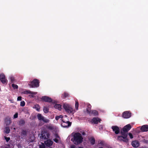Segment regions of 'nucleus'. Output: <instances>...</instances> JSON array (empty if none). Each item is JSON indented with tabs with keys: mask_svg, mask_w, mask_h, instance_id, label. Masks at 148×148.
Returning <instances> with one entry per match:
<instances>
[{
	"mask_svg": "<svg viewBox=\"0 0 148 148\" xmlns=\"http://www.w3.org/2000/svg\"><path fill=\"white\" fill-rule=\"evenodd\" d=\"M83 139V138L81 134L79 132H77L74 134L71 140L74 144L78 145L82 142Z\"/></svg>",
	"mask_w": 148,
	"mask_h": 148,
	"instance_id": "nucleus-1",
	"label": "nucleus"
},
{
	"mask_svg": "<svg viewBox=\"0 0 148 148\" xmlns=\"http://www.w3.org/2000/svg\"><path fill=\"white\" fill-rule=\"evenodd\" d=\"M65 111L69 114H73L75 112L72 107L70 105L65 104Z\"/></svg>",
	"mask_w": 148,
	"mask_h": 148,
	"instance_id": "nucleus-2",
	"label": "nucleus"
},
{
	"mask_svg": "<svg viewBox=\"0 0 148 148\" xmlns=\"http://www.w3.org/2000/svg\"><path fill=\"white\" fill-rule=\"evenodd\" d=\"M42 100L45 102H52V103L55 104L56 103V101L55 100H53L52 99L47 96H45L42 97L41 98Z\"/></svg>",
	"mask_w": 148,
	"mask_h": 148,
	"instance_id": "nucleus-3",
	"label": "nucleus"
},
{
	"mask_svg": "<svg viewBox=\"0 0 148 148\" xmlns=\"http://www.w3.org/2000/svg\"><path fill=\"white\" fill-rule=\"evenodd\" d=\"M131 113L129 111H125L123 112L122 115V117L124 119H128L131 116Z\"/></svg>",
	"mask_w": 148,
	"mask_h": 148,
	"instance_id": "nucleus-4",
	"label": "nucleus"
},
{
	"mask_svg": "<svg viewBox=\"0 0 148 148\" xmlns=\"http://www.w3.org/2000/svg\"><path fill=\"white\" fill-rule=\"evenodd\" d=\"M29 85L32 87H38L39 86V82L37 79H35L31 82Z\"/></svg>",
	"mask_w": 148,
	"mask_h": 148,
	"instance_id": "nucleus-5",
	"label": "nucleus"
},
{
	"mask_svg": "<svg viewBox=\"0 0 148 148\" xmlns=\"http://www.w3.org/2000/svg\"><path fill=\"white\" fill-rule=\"evenodd\" d=\"M111 128L116 134H119L120 132L119 128L117 126H112L111 127Z\"/></svg>",
	"mask_w": 148,
	"mask_h": 148,
	"instance_id": "nucleus-6",
	"label": "nucleus"
},
{
	"mask_svg": "<svg viewBox=\"0 0 148 148\" xmlns=\"http://www.w3.org/2000/svg\"><path fill=\"white\" fill-rule=\"evenodd\" d=\"M0 80L3 84H5L7 82V80L5 78V76L3 73H1L0 75Z\"/></svg>",
	"mask_w": 148,
	"mask_h": 148,
	"instance_id": "nucleus-7",
	"label": "nucleus"
},
{
	"mask_svg": "<svg viewBox=\"0 0 148 148\" xmlns=\"http://www.w3.org/2000/svg\"><path fill=\"white\" fill-rule=\"evenodd\" d=\"M117 139L120 141H123L126 143L128 142V139L127 138H124L122 136H118Z\"/></svg>",
	"mask_w": 148,
	"mask_h": 148,
	"instance_id": "nucleus-8",
	"label": "nucleus"
},
{
	"mask_svg": "<svg viewBox=\"0 0 148 148\" xmlns=\"http://www.w3.org/2000/svg\"><path fill=\"white\" fill-rule=\"evenodd\" d=\"M49 134L45 131H44L42 132L40 137L41 138L45 139L49 138Z\"/></svg>",
	"mask_w": 148,
	"mask_h": 148,
	"instance_id": "nucleus-9",
	"label": "nucleus"
},
{
	"mask_svg": "<svg viewBox=\"0 0 148 148\" xmlns=\"http://www.w3.org/2000/svg\"><path fill=\"white\" fill-rule=\"evenodd\" d=\"M37 117L38 120H39L42 121H43L45 122H48L49 121L48 120L46 119L40 114H38Z\"/></svg>",
	"mask_w": 148,
	"mask_h": 148,
	"instance_id": "nucleus-10",
	"label": "nucleus"
},
{
	"mask_svg": "<svg viewBox=\"0 0 148 148\" xmlns=\"http://www.w3.org/2000/svg\"><path fill=\"white\" fill-rule=\"evenodd\" d=\"M24 93L25 94H30L31 95H29V96L30 97H34V95L36 94L37 92H33L29 90H27L24 91Z\"/></svg>",
	"mask_w": 148,
	"mask_h": 148,
	"instance_id": "nucleus-11",
	"label": "nucleus"
},
{
	"mask_svg": "<svg viewBox=\"0 0 148 148\" xmlns=\"http://www.w3.org/2000/svg\"><path fill=\"white\" fill-rule=\"evenodd\" d=\"M101 119L98 117L93 118L91 120V122L92 123L97 124L99 122H100Z\"/></svg>",
	"mask_w": 148,
	"mask_h": 148,
	"instance_id": "nucleus-12",
	"label": "nucleus"
},
{
	"mask_svg": "<svg viewBox=\"0 0 148 148\" xmlns=\"http://www.w3.org/2000/svg\"><path fill=\"white\" fill-rule=\"evenodd\" d=\"M140 130L142 132H146L148 131V125H144L141 126Z\"/></svg>",
	"mask_w": 148,
	"mask_h": 148,
	"instance_id": "nucleus-13",
	"label": "nucleus"
},
{
	"mask_svg": "<svg viewBox=\"0 0 148 148\" xmlns=\"http://www.w3.org/2000/svg\"><path fill=\"white\" fill-rule=\"evenodd\" d=\"M132 146L134 147H137L139 146V143L137 140L132 141L131 143Z\"/></svg>",
	"mask_w": 148,
	"mask_h": 148,
	"instance_id": "nucleus-14",
	"label": "nucleus"
},
{
	"mask_svg": "<svg viewBox=\"0 0 148 148\" xmlns=\"http://www.w3.org/2000/svg\"><path fill=\"white\" fill-rule=\"evenodd\" d=\"M131 128V126L130 124H128L125 126L123 128L124 131L127 132Z\"/></svg>",
	"mask_w": 148,
	"mask_h": 148,
	"instance_id": "nucleus-15",
	"label": "nucleus"
},
{
	"mask_svg": "<svg viewBox=\"0 0 148 148\" xmlns=\"http://www.w3.org/2000/svg\"><path fill=\"white\" fill-rule=\"evenodd\" d=\"M62 115H60L59 116H56V120H58L60 118L61 119H60V120L62 121V122L61 123V125L62 126L64 127V122L62 120Z\"/></svg>",
	"mask_w": 148,
	"mask_h": 148,
	"instance_id": "nucleus-16",
	"label": "nucleus"
},
{
	"mask_svg": "<svg viewBox=\"0 0 148 148\" xmlns=\"http://www.w3.org/2000/svg\"><path fill=\"white\" fill-rule=\"evenodd\" d=\"M121 133L122 135V136L124 138H127V132L124 131L122 129L121 132Z\"/></svg>",
	"mask_w": 148,
	"mask_h": 148,
	"instance_id": "nucleus-17",
	"label": "nucleus"
},
{
	"mask_svg": "<svg viewBox=\"0 0 148 148\" xmlns=\"http://www.w3.org/2000/svg\"><path fill=\"white\" fill-rule=\"evenodd\" d=\"M90 115H93L94 116H96L98 115V112L96 110H92L90 113V114H89Z\"/></svg>",
	"mask_w": 148,
	"mask_h": 148,
	"instance_id": "nucleus-18",
	"label": "nucleus"
},
{
	"mask_svg": "<svg viewBox=\"0 0 148 148\" xmlns=\"http://www.w3.org/2000/svg\"><path fill=\"white\" fill-rule=\"evenodd\" d=\"M45 145L48 146H51L53 144L52 141L49 140H48L46 141H45Z\"/></svg>",
	"mask_w": 148,
	"mask_h": 148,
	"instance_id": "nucleus-19",
	"label": "nucleus"
},
{
	"mask_svg": "<svg viewBox=\"0 0 148 148\" xmlns=\"http://www.w3.org/2000/svg\"><path fill=\"white\" fill-rule=\"evenodd\" d=\"M91 106L90 105V104H88V105L87 107L86 108V110L87 113L89 114H90V112L91 111Z\"/></svg>",
	"mask_w": 148,
	"mask_h": 148,
	"instance_id": "nucleus-20",
	"label": "nucleus"
},
{
	"mask_svg": "<svg viewBox=\"0 0 148 148\" xmlns=\"http://www.w3.org/2000/svg\"><path fill=\"white\" fill-rule=\"evenodd\" d=\"M54 107L56 109H58L59 110H61L62 108L61 106L59 104H55L54 106Z\"/></svg>",
	"mask_w": 148,
	"mask_h": 148,
	"instance_id": "nucleus-21",
	"label": "nucleus"
},
{
	"mask_svg": "<svg viewBox=\"0 0 148 148\" xmlns=\"http://www.w3.org/2000/svg\"><path fill=\"white\" fill-rule=\"evenodd\" d=\"M5 123L7 125H10L11 123L10 119L9 118H6L5 120Z\"/></svg>",
	"mask_w": 148,
	"mask_h": 148,
	"instance_id": "nucleus-22",
	"label": "nucleus"
},
{
	"mask_svg": "<svg viewBox=\"0 0 148 148\" xmlns=\"http://www.w3.org/2000/svg\"><path fill=\"white\" fill-rule=\"evenodd\" d=\"M55 137L56 138L54 139V141L56 143H58L60 140V138L57 134L55 135Z\"/></svg>",
	"mask_w": 148,
	"mask_h": 148,
	"instance_id": "nucleus-23",
	"label": "nucleus"
},
{
	"mask_svg": "<svg viewBox=\"0 0 148 148\" xmlns=\"http://www.w3.org/2000/svg\"><path fill=\"white\" fill-rule=\"evenodd\" d=\"M33 108L35 109L37 111H39L40 109V107L38 105L36 104L34 106Z\"/></svg>",
	"mask_w": 148,
	"mask_h": 148,
	"instance_id": "nucleus-24",
	"label": "nucleus"
},
{
	"mask_svg": "<svg viewBox=\"0 0 148 148\" xmlns=\"http://www.w3.org/2000/svg\"><path fill=\"white\" fill-rule=\"evenodd\" d=\"M43 111L44 113H47L49 112V108L45 106L43 108Z\"/></svg>",
	"mask_w": 148,
	"mask_h": 148,
	"instance_id": "nucleus-25",
	"label": "nucleus"
},
{
	"mask_svg": "<svg viewBox=\"0 0 148 148\" xmlns=\"http://www.w3.org/2000/svg\"><path fill=\"white\" fill-rule=\"evenodd\" d=\"M75 108L77 110L78 109V106H79V103L78 102V101L77 100H76L75 101Z\"/></svg>",
	"mask_w": 148,
	"mask_h": 148,
	"instance_id": "nucleus-26",
	"label": "nucleus"
},
{
	"mask_svg": "<svg viewBox=\"0 0 148 148\" xmlns=\"http://www.w3.org/2000/svg\"><path fill=\"white\" fill-rule=\"evenodd\" d=\"M90 141L91 145H93L94 144L95 142V140L94 138H91L90 139Z\"/></svg>",
	"mask_w": 148,
	"mask_h": 148,
	"instance_id": "nucleus-27",
	"label": "nucleus"
},
{
	"mask_svg": "<svg viewBox=\"0 0 148 148\" xmlns=\"http://www.w3.org/2000/svg\"><path fill=\"white\" fill-rule=\"evenodd\" d=\"M35 138L33 136H32L29 139L28 141L29 142H33Z\"/></svg>",
	"mask_w": 148,
	"mask_h": 148,
	"instance_id": "nucleus-28",
	"label": "nucleus"
},
{
	"mask_svg": "<svg viewBox=\"0 0 148 148\" xmlns=\"http://www.w3.org/2000/svg\"><path fill=\"white\" fill-rule=\"evenodd\" d=\"M65 123L67 124V125H65V128H67L71 125L72 123L71 122H70L69 121H67L66 122H65Z\"/></svg>",
	"mask_w": 148,
	"mask_h": 148,
	"instance_id": "nucleus-29",
	"label": "nucleus"
},
{
	"mask_svg": "<svg viewBox=\"0 0 148 148\" xmlns=\"http://www.w3.org/2000/svg\"><path fill=\"white\" fill-rule=\"evenodd\" d=\"M10 132V129L8 127H5L4 130V132L7 134H8Z\"/></svg>",
	"mask_w": 148,
	"mask_h": 148,
	"instance_id": "nucleus-30",
	"label": "nucleus"
},
{
	"mask_svg": "<svg viewBox=\"0 0 148 148\" xmlns=\"http://www.w3.org/2000/svg\"><path fill=\"white\" fill-rule=\"evenodd\" d=\"M39 145L40 148H45V145L42 143H41L39 144Z\"/></svg>",
	"mask_w": 148,
	"mask_h": 148,
	"instance_id": "nucleus-31",
	"label": "nucleus"
},
{
	"mask_svg": "<svg viewBox=\"0 0 148 148\" xmlns=\"http://www.w3.org/2000/svg\"><path fill=\"white\" fill-rule=\"evenodd\" d=\"M12 86L14 89H17L18 88V86L14 84H12Z\"/></svg>",
	"mask_w": 148,
	"mask_h": 148,
	"instance_id": "nucleus-32",
	"label": "nucleus"
},
{
	"mask_svg": "<svg viewBox=\"0 0 148 148\" xmlns=\"http://www.w3.org/2000/svg\"><path fill=\"white\" fill-rule=\"evenodd\" d=\"M25 102L24 101H22L21 102L20 105L22 106H24L25 105Z\"/></svg>",
	"mask_w": 148,
	"mask_h": 148,
	"instance_id": "nucleus-33",
	"label": "nucleus"
},
{
	"mask_svg": "<svg viewBox=\"0 0 148 148\" xmlns=\"http://www.w3.org/2000/svg\"><path fill=\"white\" fill-rule=\"evenodd\" d=\"M26 134V132L25 131H23L21 133L22 135H23V136H25ZM23 137H24V136H23Z\"/></svg>",
	"mask_w": 148,
	"mask_h": 148,
	"instance_id": "nucleus-34",
	"label": "nucleus"
},
{
	"mask_svg": "<svg viewBox=\"0 0 148 148\" xmlns=\"http://www.w3.org/2000/svg\"><path fill=\"white\" fill-rule=\"evenodd\" d=\"M70 97V95L67 92H65V98L66 97L69 98Z\"/></svg>",
	"mask_w": 148,
	"mask_h": 148,
	"instance_id": "nucleus-35",
	"label": "nucleus"
},
{
	"mask_svg": "<svg viewBox=\"0 0 148 148\" xmlns=\"http://www.w3.org/2000/svg\"><path fill=\"white\" fill-rule=\"evenodd\" d=\"M128 135L131 139L133 138V136L131 133H129L128 134Z\"/></svg>",
	"mask_w": 148,
	"mask_h": 148,
	"instance_id": "nucleus-36",
	"label": "nucleus"
},
{
	"mask_svg": "<svg viewBox=\"0 0 148 148\" xmlns=\"http://www.w3.org/2000/svg\"><path fill=\"white\" fill-rule=\"evenodd\" d=\"M18 114L17 113H16L14 115V119L17 118L18 117Z\"/></svg>",
	"mask_w": 148,
	"mask_h": 148,
	"instance_id": "nucleus-37",
	"label": "nucleus"
},
{
	"mask_svg": "<svg viewBox=\"0 0 148 148\" xmlns=\"http://www.w3.org/2000/svg\"><path fill=\"white\" fill-rule=\"evenodd\" d=\"M5 138L7 142L8 141L10 140V138L9 137H5Z\"/></svg>",
	"mask_w": 148,
	"mask_h": 148,
	"instance_id": "nucleus-38",
	"label": "nucleus"
},
{
	"mask_svg": "<svg viewBox=\"0 0 148 148\" xmlns=\"http://www.w3.org/2000/svg\"><path fill=\"white\" fill-rule=\"evenodd\" d=\"M21 97L19 96L18 97L17 100L18 101H21Z\"/></svg>",
	"mask_w": 148,
	"mask_h": 148,
	"instance_id": "nucleus-39",
	"label": "nucleus"
},
{
	"mask_svg": "<svg viewBox=\"0 0 148 148\" xmlns=\"http://www.w3.org/2000/svg\"><path fill=\"white\" fill-rule=\"evenodd\" d=\"M9 101H10V102L11 103H14V101L13 100L10 99V100H9Z\"/></svg>",
	"mask_w": 148,
	"mask_h": 148,
	"instance_id": "nucleus-40",
	"label": "nucleus"
},
{
	"mask_svg": "<svg viewBox=\"0 0 148 148\" xmlns=\"http://www.w3.org/2000/svg\"><path fill=\"white\" fill-rule=\"evenodd\" d=\"M11 79L12 81L14 80V78L13 77H12L11 78Z\"/></svg>",
	"mask_w": 148,
	"mask_h": 148,
	"instance_id": "nucleus-41",
	"label": "nucleus"
},
{
	"mask_svg": "<svg viewBox=\"0 0 148 148\" xmlns=\"http://www.w3.org/2000/svg\"><path fill=\"white\" fill-rule=\"evenodd\" d=\"M145 142L146 143H148V140H145Z\"/></svg>",
	"mask_w": 148,
	"mask_h": 148,
	"instance_id": "nucleus-42",
	"label": "nucleus"
},
{
	"mask_svg": "<svg viewBox=\"0 0 148 148\" xmlns=\"http://www.w3.org/2000/svg\"><path fill=\"white\" fill-rule=\"evenodd\" d=\"M100 144H103V143L102 142H101L100 143Z\"/></svg>",
	"mask_w": 148,
	"mask_h": 148,
	"instance_id": "nucleus-43",
	"label": "nucleus"
},
{
	"mask_svg": "<svg viewBox=\"0 0 148 148\" xmlns=\"http://www.w3.org/2000/svg\"><path fill=\"white\" fill-rule=\"evenodd\" d=\"M14 125H12V126L11 127V128H12H12H13V127H14Z\"/></svg>",
	"mask_w": 148,
	"mask_h": 148,
	"instance_id": "nucleus-44",
	"label": "nucleus"
},
{
	"mask_svg": "<svg viewBox=\"0 0 148 148\" xmlns=\"http://www.w3.org/2000/svg\"><path fill=\"white\" fill-rule=\"evenodd\" d=\"M71 148H75L74 147L72 146L71 147Z\"/></svg>",
	"mask_w": 148,
	"mask_h": 148,
	"instance_id": "nucleus-45",
	"label": "nucleus"
},
{
	"mask_svg": "<svg viewBox=\"0 0 148 148\" xmlns=\"http://www.w3.org/2000/svg\"><path fill=\"white\" fill-rule=\"evenodd\" d=\"M78 148H84L83 147H79Z\"/></svg>",
	"mask_w": 148,
	"mask_h": 148,
	"instance_id": "nucleus-46",
	"label": "nucleus"
},
{
	"mask_svg": "<svg viewBox=\"0 0 148 148\" xmlns=\"http://www.w3.org/2000/svg\"><path fill=\"white\" fill-rule=\"evenodd\" d=\"M13 129H14V130H15V128H14H14H13Z\"/></svg>",
	"mask_w": 148,
	"mask_h": 148,
	"instance_id": "nucleus-47",
	"label": "nucleus"
},
{
	"mask_svg": "<svg viewBox=\"0 0 148 148\" xmlns=\"http://www.w3.org/2000/svg\"><path fill=\"white\" fill-rule=\"evenodd\" d=\"M65 117H66V116H66V115H65Z\"/></svg>",
	"mask_w": 148,
	"mask_h": 148,
	"instance_id": "nucleus-48",
	"label": "nucleus"
}]
</instances>
